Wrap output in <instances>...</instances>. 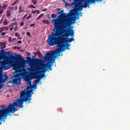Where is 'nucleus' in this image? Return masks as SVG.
<instances>
[{"mask_svg": "<svg viewBox=\"0 0 130 130\" xmlns=\"http://www.w3.org/2000/svg\"><path fill=\"white\" fill-rule=\"evenodd\" d=\"M27 86V89L23 90L20 93V99H18L15 102H13L12 104H10L8 106L7 108L1 109H0V120L1 121H2L4 119H7V117L8 115L10 116L11 114L10 113H14L16 110H18L15 109V107L17 105L21 108L23 107V104L24 102H27L29 103L31 100V94L32 92V90H28L30 87L36 89V86ZM1 124V122H0V125Z\"/></svg>", "mask_w": 130, "mask_h": 130, "instance_id": "f257e3e1", "label": "nucleus"}, {"mask_svg": "<svg viewBox=\"0 0 130 130\" xmlns=\"http://www.w3.org/2000/svg\"><path fill=\"white\" fill-rule=\"evenodd\" d=\"M52 21H53L54 28L50 35L54 38V41L56 40L60 45L65 48L66 47V43H70V40L68 39L69 35H67L68 30L67 25L68 24V21H65L64 22L66 24H63L61 25H60L61 24V20L59 18L52 19Z\"/></svg>", "mask_w": 130, "mask_h": 130, "instance_id": "f03ea898", "label": "nucleus"}, {"mask_svg": "<svg viewBox=\"0 0 130 130\" xmlns=\"http://www.w3.org/2000/svg\"><path fill=\"white\" fill-rule=\"evenodd\" d=\"M54 40L51 35L48 36V37L47 40V42L49 46L56 45L57 47H58L59 48L56 50V52H54L52 54L50 53H46V55L44 56V59L45 60H48L49 62L52 63L54 61H55V58L56 57V55L58 54V57L60 56V52H63L65 50L64 48L59 45L60 44L56 40Z\"/></svg>", "mask_w": 130, "mask_h": 130, "instance_id": "7ed1b4c3", "label": "nucleus"}, {"mask_svg": "<svg viewBox=\"0 0 130 130\" xmlns=\"http://www.w3.org/2000/svg\"><path fill=\"white\" fill-rule=\"evenodd\" d=\"M42 61L41 59H39L36 58L34 59V64L32 66H30V71L33 73V78L36 79L35 80L34 84L36 86L37 84L42 77H44L43 75L39 74L38 72L39 68L37 67V66H39L40 64Z\"/></svg>", "mask_w": 130, "mask_h": 130, "instance_id": "20e7f679", "label": "nucleus"}, {"mask_svg": "<svg viewBox=\"0 0 130 130\" xmlns=\"http://www.w3.org/2000/svg\"><path fill=\"white\" fill-rule=\"evenodd\" d=\"M1 51L2 52V54L3 55L5 58L6 59V60L1 62L2 66L5 69H8L9 67L7 66V65H9L11 64L9 60L10 58L9 56H10V54L8 52H5L3 50H1Z\"/></svg>", "mask_w": 130, "mask_h": 130, "instance_id": "39448f33", "label": "nucleus"}, {"mask_svg": "<svg viewBox=\"0 0 130 130\" xmlns=\"http://www.w3.org/2000/svg\"><path fill=\"white\" fill-rule=\"evenodd\" d=\"M22 74L21 73H19L15 74L14 79H12V83L14 84H21V76Z\"/></svg>", "mask_w": 130, "mask_h": 130, "instance_id": "423d86ee", "label": "nucleus"}, {"mask_svg": "<svg viewBox=\"0 0 130 130\" xmlns=\"http://www.w3.org/2000/svg\"><path fill=\"white\" fill-rule=\"evenodd\" d=\"M15 60L17 61V62L20 64V66L21 67H22L23 66H25L24 65V62L25 61L24 60V58L21 57V55H18V57L15 59Z\"/></svg>", "mask_w": 130, "mask_h": 130, "instance_id": "0eeeda50", "label": "nucleus"}, {"mask_svg": "<svg viewBox=\"0 0 130 130\" xmlns=\"http://www.w3.org/2000/svg\"><path fill=\"white\" fill-rule=\"evenodd\" d=\"M42 61H41V62L39 66H37V67L39 68V69H38V73L39 74H41V73H42V72H43L44 73H45L46 72V71L47 70V69L46 68V67H47L46 66H42L41 67V69L42 70V71H41V69L40 68L39 66H40L42 62V60H41ZM44 75V74H43Z\"/></svg>", "mask_w": 130, "mask_h": 130, "instance_id": "6e6552de", "label": "nucleus"}, {"mask_svg": "<svg viewBox=\"0 0 130 130\" xmlns=\"http://www.w3.org/2000/svg\"><path fill=\"white\" fill-rule=\"evenodd\" d=\"M82 2L85 3L83 6V7L86 8L87 6L89 5V4H91L92 3H94V0H81Z\"/></svg>", "mask_w": 130, "mask_h": 130, "instance_id": "1a4fd4ad", "label": "nucleus"}, {"mask_svg": "<svg viewBox=\"0 0 130 130\" xmlns=\"http://www.w3.org/2000/svg\"><path fill=\"white\" fill-rule=\"evenodd\" d=\"M5 77L3 78V75L1 71H0V83H4L8 78V76L6 75H4Z\"/></svg>", "mask_w": 130, "mask_h": 130, "instance_id": "9d476101", "label": "nucleus"}, {"mask_svg": "<svg viewBox=\"0 0 130 130\" xmlns=\"http://www.w3.org/2000/svg\"><path fill=\"white\" fill-rule=\"evenodd\" d=\"M5 77L3 78V75L1 71H0V83H4L8 78V76L6 75H4Z\"/></svg>", "mask_w": 130, "mask_h": 130, "instance_id": "9b49d317", "label": "nucleus"}, {"mask_svg": "<svg viewBox=\"0 0 130 130\" xmlns=\"http://www.w3.org/2000/svg\"><path fill=\"white\" fill-rule=\"evenodd\" d=\"M13 67L14 70H15L16 71H18V72H21V70H20L18 66L17 65H14L13 66Z\"/></svg>", "mask_w": 130, "mask_h": 130, "instance_id": "f8f14e48", "label": "nucleus"}, {"mask_svg": "<svg viewBox=\"0 0 130 130\" xmlns=\"http://www.w3.org/2000/svg\"><path fill=\"white\" fill-rule=\"evenodd\" d=\"M82 2H82L81 0V2H76V1L75 2H74V5L76 7L78 5L79 6H82Z\"/></svg>", "mask_w": 130, "mask_h": 130, "instance_id": "ddd939ff", "label": "nucleus"}, {"mask_svg": "<svg viewBox=\"0 0 130 130\" xmlns=\"http://www.w3.org/2000/svg\"><path fill=\"white\" fill-rule=\"evenodd\" d=\"M25 80L26 81L28 84L30 85H31V81L30 79L28 77H26L25 78Z\"/></svg>", "mask_w": 130, "mask_h": 130, "instance_id": "4468645a", "label": "nucleus"}, {"mask_svg": "<svg viewBox=\"0 0 130 130\" xmlns=\"http://www.w3.org/2000/svg\"><path fill=\"white\" fill-rule=\"evenodd\" d=\"M71 31L72 32H69V33L67 31V35H69V36H71L73 37H74V32L73 31H74L72 29H71Z\"/></svg>", "mask_w": 130, "mask_h": 130, "instance_id": "2eb2a0df", "label": "nucleus"}, {"mask_svg": "<svg viewBox=\"0 0 130 130\" xmlns=\"http://www.w3.org/2000/svg\"><path fill=\"white\" fill-rule=\"evenodd\" d=\"M6 43L4 42H1L0 43V46H3V48H5L6 47V46H5V45L6 44Z\"/></svg>", "mask_w": 130, "mask_h": 130, "instance_id": "dca6fc26", "label": "nucleus"}, {"mask_svg": "<svg viewBox=\"0 0 130 130\" xmlns=\"http://www.w3.org/2000/svg\"><path fill=\"white\" fill-rule=\"evenodd\" d=\"M8 21L6 18H5L4 22H3V24L4 25H7L8 24Z\"/></svg>", "mask_w": 130, "mask_h": 130, "instance_id": "f3484780", "label": "nucleus"}, {"mask_svg": "<svg viewBox=\"0 0 130 130\" xmlns=\"http://www.w3.org/2000/svg\"><path fill=\"white\" fill-rule=\"evenodd\" d=\"M6 14L7 16L8 17H9L11 15H10V10H8L6 12Z\"/></svg>", "mask_w": 130, "mask_h": 130, "instance_id": "a211bd4d", "label": "nucleus"}, {"mask_svg": "<svg viewBox=\"0 0 130 130\" xmlns=\"http://www.w3.org/2000/svg\"><path fill=\"white\" fill-rule=\"evenodd\" d=\"M15 36H17V37L18 38H19L20 39H22V38H20V34H18V32H16L15 34Z\"/></svg>", "mask_w": 130, "mask_h": 130, "instance_id": "6ab92c4d", "label": "nucleus"}, {"mask_svg": "<svg viewBox=\"0 0 130 130\" xmlns=\"http://www.w3.org/2000/svg\"><path fill=\"white\" fill-rule=\"evenodd\" d=\"M24 11V9L23 8L21 7V6L19 8V13H21V12H22Z\"/></svg>", "mask_w": 130, "mask_h": 130, "instance_id": "aec40b11", "label": "nucleus"}, {"mask_svg": "<svg viewBox=\"0 0 130 130\" xmlns=\"http://www.w3.org/2000/svg\"><path fill=\"white\" fill-rule=\"evenodd\" d=\"M5 29V26L1 27L0 28V33L4 30Z\"/></svg>", "mask_w": 130, "mask_h": 130, "instance_id": "412c9836", "label": "nucleus"}, {"mask_svg": "<svg viewBox=\"0 0 130 130\" xmlns=\"http://www.w3.org/2000/svg\"><path fill=\"white\" fill-rule=\"evenodd\" d=\"M32 2L34 5H36L37 4V0H32Z\"/></svg>", "mask_w": 130, "mask_h": 130, "instance_id": "4be33fe9", "label": "nucleus"}, {"mask_svg": "<svg viewBox=\"0 0 130 130\" xmlns=\"http://www.w3.org/2000/svg\"><path fill=\"white\" fill-rule=\"evenodd\" d=\"M44 15V14L42 13L40 14L38 17L37 18V19L36 20H39V19H40L41 17H42V16H43Z\"/></svg>", "mask_w": 130, "mask_h": 130, "instance_id": "5701e85b", "label": "nucleus"}, {"mask_svg": "<svg viewBox=\"0 0 130 130\" xmlns=\"http://www.w3.org/2000/svg\"><path fill=\"white\" fill-rule=\"evenodd\" d=\"M42 22L47 24H48L49 23V21L47 20H43L42 21Z\"/></svg>", "mask_w": 130, "mask_h": 130, "instance_id": "b1692460", "label": "nucleus"}, {"mask_svg": "<svg viewBox=\"0 0 130 130\" xmlns=\"http://www.w3.org/2000/svg\"><path fill=\"white\" fill-rule=\"evenodd\" d=\"M51 65L52 64H49V65H47L46 66L50 70H51L52 69V68H51Z\"/></svg>", "mask_w": 130, "mask_h": 130, "instance_id": "393cba45", "label": "nucleus"}, {"mask_svg": "<svg viewBox=\"0 0 130 130\" xmlns=\"http://www.w3.org/2000/svg\"><path fill=\"white\" fill-rule=\"evenodd\" d=\"M79 17L78 18H77V17H75V19H72V21H73V22H72L73 23H75V21L76 20L78 19Z\"/></svg>", "mask_w": 130, "mask_h": 130, "instance_id": "a878e982", "label": "nucleus"}, {"mask_svg": "<svg viewBox=\"0 0 130 130\" xmlns=\"http://www.w3.org/2000/svg\"><path fill=\"white\" fill-rule=\"evenodd\" d=\"M19 0H16L13 3H12V6H14L18 2H19Z\"/></svg>", "mask_w": 130, "mask_h": 130, "instance_id": "bb28decb", "label": "nucleus"}, {"mask_svg": "<svg viewBox=\"0 0 130 130\" xmlns=\"http://www.w3.org/2000/svg\"><path fill=\"white\" fill-rule=\"evenodd\" d=\"M83 8H84L83 6H79V7L78 8L79 11H80V10H81L83 9Z\"/></svg>", "mask_w": 130, "mask_h": 130, "instance_id": "cd10ccee", "label": "nucleus"}, {"mask_svg": "<svg viewBox=\"0 0 130 130\" xmlns=\"http://www.w3.org/2000/svg\"><path fill=\"white\" fill-rule=\"evenodd\" d=\"M32 14V13H30V14H29V15H28V16L27 18H26V19H29L30 18H31V15Z\"/></svg>", "mask_w": 130, "mask_h": 130, "instance_id": "c85d7f7f", "label": "nucleus"}, {"mask_svg": "<svg viewBox=\"0 0 130 130\" xmlns=\"http://www.w3.org/2000/svg\"><path fill=\"white\" fill-rule=\"evenodd\" d=\"M1 83H0V89H2L4 86H3V84H1Z\"/></svg>", "mask_w": 130, "mask_h": 130, "instance_id": "c756f323", "label": "nucleus"}, {"mask_svg": "<svg viewBox=\"0 0 130 130\" xmlns=\"http://www.w3.org/2000/svg\"><path fill=\"white\" fill-rule=\"evenodd\" d=\"M56 17V15L54 14H52V18H55Z\"/></svg>", "mask_w": 130, "mask_h": 130, "instance_id": "7c9ffc66", "label": "nucleus"}, {"mask_svg": "<svg viewBox=\"0 0 130 130\" xmlns=\"http://www.w3.org/2000/svg\"><path fill=\"white\" fill-rule=\"evenodd\" d=\"M75 40V39L73 37H72V38H71L70 40V42H71L72 41H74Z\"/></svg>", "mask_w": 130, "mask_h": 130, "instance_id": "2f4dec72", "label": "nucleus"}, {"mask_svg": "<svg viewBox=\"0 0 130 130\" xmlns=\"http://www.w3.org/2000/svg\"><path fill=\"white\" fill-rule=\"evenodd\" d=\"M66 45H67V48L68 49H69V48H68V47L69 46H70V44L67 43L66 44Z\"/></svg>", "mask_w": 130, "mask_h": 130, "instance_id": "473e14b6", "label": "nucleus"}, {"mask_svg": "<svg viewBox=\"0 0 130 130\" xmlns=\"http://www.w3.org/2000/svg\"><path fill=\"white\" fill-rule=\"evenodd\" d=\"M27 36H29L31 37V35L30 32H27Z\"/></svg>", "mask_w": 130, "mask_h": 130, "instance_id": "72a5a7b5", "label": "nucleus"}, {"mask_svg": "<svg viewBox=\"0 0 130 130\" xmlns=\"http://www.w3.org/2000/svg\"><path fill=\"white\" fill-rule=\"evenodd\" d=\"M18 29V27L17 26H16L14 28V30L15 31H17V30Z\"/></svg>", "mask_w": 130, "mask_h": 130, "instance_id": "f704fd0d", "label": "nucleus"}, {"mask_svg": "<svg viewBox=\"0 0 130 130\" xmlns=\"http://www.w3.org/2000/svg\"><path fill=\"white\" fill-rule=\"evenodd\" d=\"M61 15L62 17H64L66 16V14L65 13H62V14H61Z\"/></svg>", "mask_w": 130, "mask_h": 130, "instance_id": "c9c22d12", "label": "nucleus"}, {"mask_svg": "<svg viewBox=\"0 0 130 130\" xmlns=\"http://www.w3.org/2000/svg\"><path fill=\"white\" fill-rule=\"evenodd\" d=\"M29 7H30L31 8H36V6H34L33 5H30Z\"/></svg>", "mask_w": 130, "mask_h": 130, "instance_id": "e433bc0d", "label": "nucleus"}, {"mask_svg": "<svg viewBox=\"0 0 130 130\" xmlns=\"http://www.w3.org/2000/svg\"><path fill=\"white\" fill-rule=\"evenodd\" d=\"M6 34V32H1V35H3V36H4Z\"/></svg>", "mask_w": 130, "mask_h": 130, "instance_id": "4c0bfd02", "label": "nucleus"}, {"mask_svg": "<svg viewBox=\"0 0 130 130\" xmlns=\"http://www.w3.org/2000/svg\"><path fill=\"white\" fill-rule=\"evenodd\" d=\"M3 9H1L0 10V14H2L3 13Z\"/></svg>", "mask_w": 130, "mask_h": 130, "instance_id": "58836bf2", "label": "nucleus"}, {"mask_svg": "<svg viewBox=\"0 0 130 130\" xmlns=\"http://www.w3.org/2000/svg\"><path fill=\"white\" fill-rule=\"evenodd\" d=\"M13 24L15 25H17L18 24L17 23L16 21H15L13 23Z\"/></svg>", "mask_w": 130, "mask_h": 130, "instance_id": "ea45409f", "label": "nucleus"}, {"mask_svg": "<svg viewBox=\"0 0 130 130\" xmlns=\"http://www.w3.org/2000/svg\"><path fill=\"white\" fill-rule=\"evenodd\" d=\"M7 5H4L3 6L2 8L3 9H4L5 8V7H7Z\"/></svg>", "mask_w": 130, "mask_h": 130, "instance_id": "a19ab883", "label": "nucleus"}, {"mask_svg": "<svg viewBox=\"0 0 130 130\" xmlns=\"http://www.w3.org/2000/svg\"><path fill=\"white\" fill-rule=\"evenodd\" d=\"M28 58L29 59H27L28 60H29L31 61V60H32L31 57H28Z\"/></svg>", "mask_w": 130, "mask_h": 130, "instance_id": "79ce46f5", "label": "nucleus"}, {"mask_svg": "<svg viewBox=\"0 0 130 130\" xmlns=\"http://www.w3.org/2000/svg\"><path fill=\"white\" fill-rule=\"evenodd\" d=\"M27 15H28V14H25V15H24V16L23 18H23H25L27 16Z\"/></svg>", "mask_w": 130, "mask_h": 130, "instance_id": "37998d69", "label": "nucleus"}, {"mask_svg": "<svg viewBox=\"0 0 130 130\" xmlns=\"http://www.w3.org/2000/svg\"><path fill=\"white\" fill-rule=\"evenodd\" d=\"M35 25V24L32 23V24H30V26H34Z\"/></svg>", "mask_w": 130, "mask_h": 130, "instance_id": "c03bdc74", "label": "nucleus"}, {"mask_svg": "<svg viewBox=\"0 0 130 130\" xmlns=\"http://www.w3.org/2000/svg\"><path fill=\"white\" fill-rule=\"evenodd\" d=\"M24 23L23 21H22L21 24H20V26H22L23 25Z\"/></svg>", "mask_w": 130, "mask_h": 130, "instance_id": "a18cd8bd", "label": "nucleus"}, {"mask_svg": "<svg viewBox=\"0 0 130 130\" xmlns=\"http://www.w3.org/2000/svg\"><path fill=\"white\" fill-rule=\"evenodd\" d=\"M13 28H14V26H12L11 27V28H10V31H11Z\"/></svg>", "mask_w": 130, "mask_h": 130, "instance_id": "49530a36", "label": "nucleus"}, {"mask_svg": "<svg viewBox=\"0 0 130 130\" xmlns=\"http://www.w3.org/2000/svg\"><path fill=\"white\" fill-rule=\"evenodd\" d=\"M4 17L3 16V17H2V18L1 20V21H2V22L4 20Z\"/></svg>", "mask_w": 130, "mask_h": 130, "instance_id": "de8ad7c7", "label": "nucleus"}, {"mask_svg": "<svg viewBox=\"0 0 130 130\" xmlns=\"http://www.w3.org/2000/svg\"><path fill=\"white\" fill-rule=\"evenodd\" d=\"M17 42L20 43H22V41L21 40H19Z\"/></svg>", "mask_w": 130, "mask_h": 130, "instance_id": "09e8293b", "label": "nucleus"}, {"mask_svg": "<svg viewBox=\"0 0 130 130\" xmlns=\"http://www.w3.org/2000/svg\"><path fill=\"white\" fill-rule=\"evenodd\" d=\"M63 1V2H64V3H66V6L67 5H68V4L67 3H66L65 2V0H62Z\"/></svg>", "mask_w": 130, "mask_h": 130, "instance_id": "8fccbe9b", "label": "nucleus"}, {"mask_svg": "<svg viewBox=\"0 0 130 130\" xmlns=\"http://www.w3.org/2000/svg\"><path fill=\"white\" fill-rule=\"evenodd\" d=\"M31 12L33 14H35L36 12V11H31Z\"/></svg>", "mask_w": 130, "mask_h": 130, "instance_id": "3c124183", "label": "nucleus"}, {"mask_svg": "<svg viewBox=\"0 0 130 130\" xmlns=\"http://www.w3.org/2000/svg\"><path fill=\"white\" fill-rule=\"evenodd\" d=\"M8 29V28L7 26H5V29H6V30H7Z\"/></svg>", "mask_w": 130, "mask_h": 130, "instance_id": "603ef678", "label": "nucleus"}, {"mask_svg": "<svg viewBox=\"0 0 130 130\" xmlns=\"http://www.w3.org/2000/svg\"><path fill=\"white\" fill-rule=\"evenodd\" d=\"M47 17H48L49 18H51L50 17V16L49 15V14H47Z\"/></svg>", "mask_w": 130, "mask_h": 130, "instance_id": "864d4df0", "label": "nucleus"}, {"mask_svg": "<svg viewBox=\"0 0 130 130\" xmlns=\"http://www.w3.org/2000/svg\"><path fill=\"white\" fill-rule=\"evenodd\" d=\"M17 46H14L13 47V48L14 49H15L17 48Z\"/></svg>", "mask_w": 130, "mask_h": 130, "instance_id": "5fc2aeb1", "label": "nucleus"}, {"mask_svg": "<svg viewBox=\"0 0 130 130\" xmlns=\"http://www.w3.org/2000/svg\"><path fill=\"white\" fill-rule=\"evenodd\" d=\"M11 39H12V38H11L10 37L9 38V42H11Z\"/></svg>", "mask_w": 130, "mask_h": 130, "instance_id": "6e6d98bb", "label": "nucleus"}, {"mask_svg": "<svg viewBox=\"0 0 130 130\" xmlns=\"http://www.w3.org/2000/svg\"><path fill=\"white\" fill-rule=\"evenodd\" d=\"M10 26H14V25L13 24V23H11L10 24V25H9Z\"/></svg>", "mask_w": 130, "mask_h": 130, "instance_id": "4d7b16f0", "label": "nucleus"}, {"mask_svg": "<svg viewBox=\"0 0 130 130\" xmlns=\"http://www.w3.org/2000/svg\"><path fill=\"white\" fill-rule=\"evenodd\" d=\"M17 50H19L20 49L21 47L19 46L17 47Z\"/></svg>", "mask_w": 130, "mask_h": 130, "instance_id": "13d9d810", "label": "nucleus"}, {"mask_svg": "<svg viewBox=\"0 0 130 130\" xmlns=\"http://www.w3.org/2000/svg\"><path fill=\"white\" fill-rule=\"evenodd\" d=\"M37 13H40V11L39 10H37Z\"/></svg>", "mask_w": 130, "mask_h": 130, "instance_id": "bf43d9fd", "label": "nucleus"}, {"mask_svg": "<svg viewBox=\"0 0 130 130\" xmlns=\"http://www.w3.org/2000/svg\"><path fill=\"white\" fill-rule=\"evenodd\" d=\"M46 9H45L44 10H43V11H46Z\"/></svg>", "mask_w": 130, "mask_h": 130, "instance_id": "052dcab7", "label": "nucleus"}, {"mask_svg": "<svg viewBox=\"0 0 130 130\" xmlns=\"http://www.w3.org/2000/svg\"><path fill=\"white\" fill-rule=\"evenodd\" d=\"M2 7L1 6H0V10L1 9Z\"/></svg>", "mask_w": 130, "mask_h": 130, "instance_id": "680f3d73", "label": "nucleus"}, {"mask_svg": "<svg viewBox=\"0 0 130 130\" xmlns=\"http://www.w3.org/2000/svg\"><path fill=\"white\" fill-rule=\"evenodd\" d=\"M82 13H81V14H80V16H82Z\"/></svg>", "mask_w": 130, "mask_h": 130, "instance_id": "e2e57ef3", "label": "nucleus"}, {"mask_svg": "<svg viewBox=\"0 0 130 130\" xmlns=\"http://www.w3.org/2000/svg\"><path fill=\"white\" fill-rule=\"evenodd\" d=\"M2 23V21H1V20H0V23Z\"/></svg>", "mask_w": 130, "mask_h": 130, "instance_id": "0e129e2a", "label": "nucleus"}, {"mask_svg": "<svg viewBox=\"0 0 130 130\" xmlns=\"http://www.w3.org/2000/svg\"><path fill=\"white\" fill-rule=\"evenodd\" d=\"M96 0L97 1H99L100 0L101 1L102 0Z\"/></svg>", "mask_w": 130, "mask_h": 130, "instance_id": "69168bd1", "label": "nucleus"}, {"mask_svg": "<svg viewBox=\"0 0 130 130\" xmlns=\"http://www.w3.org/2000/svg\"><path fill=\"white\" fill-rule=\"evenodd\" d=\"M63 12V10H62V11H61V12Z\"/></svg>", "mask_w": 130, "mask_h": 130, "instance_id": "338daca9", "label": "nucleus"}, {"mask_svg": "<svg viewBox=\"0 0 130 130\" xmlns=\"http://www.w3.org/2000/svg\"><path fill=\"white\" fill-rule=\"evenodd\" d=\"M14 20V19H13L12 20V21H13Z\"/></svg>", "mask_w": 130, "mask_h": 130, "instance_id": "774afa93", "label": "nucleus"}]
</instances>
